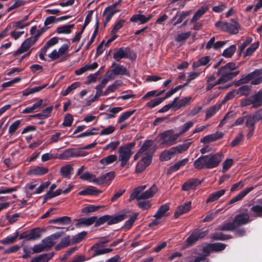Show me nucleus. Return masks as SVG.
<instances>
[{
	"label": "nucleus",
	"mask_w": 262,
	"mask_h": 262,
	"mask_svg": "<svg viewBox=\"0 0 262 262\" xmlns=\"http://www.w3.org/2000/svg\"><path fill=\"white\" fill-rule=\"evenodd\" d=\"M238 67L233 62H229L222 67L218 71L217 74L220 76L218 83H225L238 75L239 71H233Z\"/></svg>",
	"instance_id": "obj_1"
},
{
	"label": "nucleus",
	"mask_w": 262,
	"mask_h": 262,
	"mask_svg": "<svg viewBox=\"0 0 262 262\" xmlns=\"http://www.w3.org/2000/svg\"><path fill=\"white\" fill-rule=\"evenodd\" d=\"M146 187V185H142L134 189L130 195L129 201L132 202L135 199L139 200L150 198L154 196V194L158 190V188L155 185H153L148 190L142 192Z\"/></svg>",
	"instance_id": "obj_2"
},
{
	"label": "nucleus",
	"mask_w": 262,
	"mask_h": 262,
	"mask_svg": "<svg viewBox=\"0 0 262 262\" xmlns=\"http://www.w3.org/2000/svg\"><path fill=\"white\" fill-rule=\"evenodd\" d=\"M135 146V143L133 142L122 145L119 147L118 150L119 160L121 162V166L123 167L126 165L134 153L132 150Z\"/></svg>",
	"instance_id": "obj_3"
},
{
	"label": "nucleus",
	"mask_w": 262,
	"mask_h": 262,
	"mask_svg": "<svg viewBox=\"0 0 262 262\" xmlns=\"http://www.w3.org/2000/svg\"><path fill=\"white\" fill-rule=\"evenodd\" d=\"M179 137L178 134L175 133L173 129L165 130L159 136L160 145L164 147L174 145Z\"/></svg>",
	"instance_id": "obj_4"
},
{
	"label": "nucleus",
	"mask_w": 262,
	"mask_h": 262,
	"mask_svg": "<svg viewBox=\"0 0 262 262\" xmlns=\"http://www.w3.org/2000/svg\"><path fill=\"white\" fill-rule=\"evenodd\" d=\"M207 169H212L218 166L223 158V154L217 152L214 154L206 155Z\"/></svg>",
	"instance_id": "obj_5"
},
{
	"label": "nucleus",
	"mask_w": 262,
	"mask_h": 262,
	"mask_svg": "<svg viewBox=\"0 0 262 262\" xmlns=\"http://www.w3.org/2000/svg\"><path fill=\"white\" fill-rule=\"evenodd\" d=\"M208 233V231H201L199 230L194 231L187 238L186 243L188 245L193 244L199 239H201L206 236Z\"/></svg>",
	"instance_id": "obj_6"
},
{
	"label": "nucleus",
	"mask_w": 262,
	"mask_h": 262,
	"mask_svg": "<svg viewBox=\"0 0 262 262\" xmlns=\"http://www.w3.org/2000/svg\"><path fill=\"white\" fill-rule=\"evenodd\" d=\"M35 42L36 41L33 39V38L31 37L26 39L14 54L17 55L27 52Z\"/></svg>",
	"instance_id": "obj_7"
},
{
	"label": "nucleus",
	"mask_w": 262,
	"mask_h": 262,
	"mask_svg": "<svg viewBox=\"0 0 262 262\" xmlns=\"http://www.w3.org/2000/svg\"><path fill=\"white\" fill-rule=\"evenodd\" d=\"M62 233L57 232L43 239L41 243L46 250L51 248L55 244V240L61 236Z\"/></svg>",
	"instance_id": "obj_8"
},
{
	"label": "nucleus",
	"mask_w": 262,
	"mask_h": 262,
	"mask_svg": "<svg viewBox=\"0 0 262 262\" xmlns=\"http://www.w3.org/2000/svg\"><path fill=\"white\" fill-rule=\"evenodd\" d=\"M115 177L114 171L108 172L98 178H96V184L101 185L103 184H109Z\"/></svg>",
	"instance_id": "obj_9"
},
{
	"label": "nucleus",
	"mask_w": 262,
	"mask_h": 262,
	"mask_svg": "<svg viewBox=\"0 0 262 262\" xmlns=\"http://www.w3.org/2000/svg\"><path fill=\"white\" fill-rule=\"evenodd\" d=\"M117 75H125L129 77V72L123 66L120 64L116 65L112 70L110 73V78H114Z\"/></svg>",
	"instance_id": "obj_10"
},
{
	"label": "nucleus",
	"mask_w": 262,
	"mask_h": 262,
	"mask_svg": "<svg viewBox=\"0 0 262 262\" xmlns=\"http://www.w3.org/2000/svg\"><path fill=\"white\" fill-rule=\"evenodd\" d=\"M106 242L96 243L91 247V250H94L93 257L108 253L112 251L111 248L99 249V247L103 246Z\"/></svg>",
	"instance_id": "obj_11"
},
{
	"label": "nucleus",
	"mask_w": 262,
	"mask_h": 262,
	"mask_svg": "<svg viewBox=\"0 0 262 262\" xmlns=\"http://www.w3.org/2000/svg\"><path fill=\"white\" fill-rule=\"evenodd\" d=\"M84 147L78 149H69L65 150L63 155L66 157H83L86 155L87 153L84 151Z\"/></svg>",
	"instance_id": "obj_12"
},
{
	"label": "nucleus",
	"mask_w": 262,
	"mask_h": 262,
	"mask_svg": "<svg viewBox=\"0 0 262 262\" xmlns=\"http://www.w3.org/2000/svg\"><path fill=\"white\" fill-rule=\"evenodd\" d=\"M152 17L153 15L152 14H148L145 16L141 14H136L131 17L130 21L133 23L139 22L140 24H144L149 21Z\"/></svg>",
	"instance_id": "obj_13"
},
{
	"label": "nucleus",
	"mask_w": 262,
	"mask_h": 262,
	"mask_svg": "<svg viewBox=\"0 0 262 262\" xmlns=\"http://www.w3.org/2000/svg\"><path fill=\"white\" fill-rule=\"evenodd\" d=\"M226 245L222 243L209 244L203 249L204 252L208 253L212 251L218 252L225 249Z\"/></svg>",
	"instance_id": "obj_14"
},
{
	"label": "nucleus",
	"mask_w": 262,
	"mask_h": 262,
	"mask_svg": "<svg viewBox=\"0 0 262 262\" xmlns=\"http://www.w3.org/2000/svg\"><path fill=\"white\" fill-rule=\"evenodd\" d=\"M173 100H175L173 104L174 110H177L189 104L192 101V99L191 97H186L178 101V98L176 97Z\"/></svg>",
	"instance_id": "obj_15"
},
{
	"label": "nucleus",
	"mask_w": 262,
	"mask_h": 262,
	"mask_svg": "<svg viewBox=\"0 0 262 262\" xmlns=\"http://www.w3.org/2000/svg\"><path fill=\"white\" fill-rule=\"evenodd\" d=\"M151 161V159L150 158L149 156H144L142 160L138 162L137 164L136 168V172L140 173L143 171L150 164Z\"/></svg>",
	"instance_id": "obj_16"
},
{
	"label": "nucleus",
	"mask_w": 262,
	"mask_h": 262,
	"mask_svg": "<svg viewBox=\"0 0 262 262\" xmlns=\"http://www.w3.org/2000/svg\"><path fill=\"white\" fill-rule=\"evenodd\" d=\"M152 144V141L147 140L141 146L139 150L143 154L144 156H149L150 158L151 159V155L153 152Z\"/></svg>",
	"instance_id": "obj_17"
},
{
	"label": "nucleus",
	"mask_w": 262,
	"mask_h": 262,
	"mask_svg": "<svg viewBox=\"0 0 262 262\" xmlns=\"http://www.w3.org/2000/svg\"><path fill=\"white\" fill-rule=\"evenodd\" d=\"M191 207V202H187L183 204V205H181L178 207L177 208L174 216L175 218L178 217L179 216L187 213L188 212Z\"/></svg>",
	"instance_id": "obj_18"
},
{
	"label": "nucleus",
	"mask_w": 262,
	"mask_h": 262,
	"mask_svg": "<svg viewBox=\"0 0 262 262\" xmlns=\"http://www.w3.org/2000/svg\"><path fill=\"white\" fill-rule=\"evenodd\" d=\"M201 184V181L196 179H191L187 181L182 186L183 191H188L191 189H194Z\"/></svg>",
	"instance_id": "obj_19"
},
{
	"label": "nucleus",
	"mask_w": 262,
	"mask_h": 262,
	"mask_svg": "<svg viewBox=\"0 0 262 262\" xmlns=\"http://www.w3.org/2000/svg\"><path fill=\"white\" fill-rule=\"evenodd\" d=\"M224 134L223 133L216 132L214 134L205 136L201 139V142L204 144L208 143L222 138Z\"/></svg>",
	"instance_id": "obj_20"
},
{
	"label": "nucleus",
	"mask_w": 262,
	"mask_h": 262,
	"mask_svg": "<svg viewBox=\"0 0 262 262\" xmlns=\"http://www.w3.org/2000/svg\"><path fill=\"white\" fill-rule=\"evenodd\" d=\"M48 172V169L43 166H36L30 169L27 174L29 176H40L46 174Z\"/></svg>",
	"instance_id": "obj_21"
},
{
	"label": "nucleus",
	"mask_w": 262,
	"mask_h": 262,
	"mask_svg": "<svg viewBox=\"0 0 262 262\" xmlns=\"http://www.w3.org/2000/svg\"><path fill=\"white\" fill-rule=\"evenodd\" d=\"M128 216V212L120 214L115 216H110L108 215V218L107 219V223L108 225L116 224L126 219Z\"/></svg>",
	"instance_id": "obj_22"
},
{
	"label": "nucleus",
	"mask_w": 262,
	"mask_h": 262,
	"mask_svg": "<svg viewBox=\"0 0 262 262\" xmlns=\"http://www.w3.org/2000/svg\"><path fill=\"white\" fill-rule=\"evenodd\" d=\"M211 61V57L209 56L202 57L196 61L193 62L192 65L193 69H196L201 66H206L208 67Z\"/></svg>",
	"instance_id": "obj_23"
},
{
	"label": "nucleus",
	"mask_w": 262,
	"mask_h": 262,
	"mask_svg": "<svg viewBox=\"0 0 262 262\" xmlns=\"http://www.w3.org/2000/svg\"><path fill=\"white\" fill-rule=\"evenodd\" d=\"M226 32L233 34H236L241 29L239 24L234 19H231L230 23H228Z\"/></svg>",
	"instance_id": "obj_24"
},
{
	"label": "nucleus",
	"mask_w": 262,
	"mask_h": 262,
	"mask_svg": "<svg viewBox=\"0 0 262 262\" xmlns=\"http://www.w3.org/2000/svg\"><path fill=\"white\" fill-rule=\"evenodd\" d=\"M252 105L254 107H258L262 104V90L254 95H251Z\"/></svg>",
	"instance_id": "obj_25"
},
{
	"label": "nucleus",
	"mask_w": 262,
	"mask_h": 262,
	"mask_svg": "<svg viewBox=\"0 0 262 262\" xmlns=\"http://www.w3.org/2000/svg\"><path fill=\"white\" fill-rule=\"evenodd\" d=\"M117 160V156L116 155H111L101 159L99 163L102 165V167L104 168L106 166L113 163Z\"/></svg>",
	"instance_id": "obj_26"
},
{
	"label": "nucleus",
	"mask_w": 262,
	"mask_h": 262,
	"mask_svg": "<svg viewBox=\"0 0 262 262\" xmlns=\"http://www.w3.org/2000/svg\"><path fill=\"white\" fill-rule=\"evenodd\" d=\"M206 155L200 156L193 163V166L195 168L198 169H202L207 168V162Z\"/></svg>",
	"instance_id": "obj_27"
},
{
	"label": "nucleus",
	"mask_w": 262,
	"mask_h": 262,
	"mask_svg": "<svg viewBox=\"0 0 262 262\" xmlns=\"http://www.w3.org/2000/svg\"><path fill=\"white\" fill-rule=\"evenodd\" d=\"M73 166L71 164H67L60 168V174L66 178L70 179L73 173Z\"/></svg>",
	"instance_id": "obj_28"
},
{
	"label": "nucleus",
	"mask_w": 262,
	"mask_h": 262,
	"mask_svg": "<svg viewBox=\"0 0 262 262\" xmlns=\"http://www.w3.org/2000/svg\"><path fill=\"white\" fill-rule=\"evenodd\" d=\"M47 29L45 28H42L40 29L37 30L36 26L32 27L30 30V33L31 35V37L33 38V39L36 42L40 36Z\"/></svg>",
	"instance_id": "obj_29"
},
{
	"label": "nucleus",
	"mask_w": 262,
	"mask_h": 262,
	"mask_svg": "<svg viewBox=\"0 0 262 262\" xmlns=\"http://www.w3.org/2000/svg\"><path fill=\"white\" fill-rule=\"evenodd\" d=\"M249 217L246 213L237 215L234 219V223L236 226L245 224L249 222Z\"/></svg>",
	"instance_id": "obj_30"
},
{
	"label": "nucleus",
	"mask_w": 262,
	"mask_h": 262,
	"mask_svg": "<svg viewBox=\"0 0 262 262\" xmlns=\"http://www.w3.org/2000/svg\"><path fill=\"white\" fill-rule=\"evenodd\" d=\"M97 219L96 216H92L88 218H82L77 221L76 224L77 227H80L81 225L90 226L94 223Z\"/></svg>",
	"instance_id": "obj_31"
},
{
	"label": "nucleus",
	"mask_w": 262,
	"mask_h": 262,
	"mask_svg": "<svg viewBox=\"0 0 262 262\" xmlns=\"http://www.w3.org/2000/svg\"><path fill=\"white\" fill-rule=\"evenodd\" d=\"M252 81L251 84L257 85L262 82V72L255 70L252 72Z\"/></svg>",
	"instance_id": "obj_32"
},
{
	"label": "nucleus",
	"mask_w": 262,
	"mask_h": 262,
	"mask_svg": "<svg viewBox=\"0 0 262 262\" xmlns=\"http://www.w3.org/2000/svg\"><path fill=\"white\" fill-rule=\"evenodd\" d=\"M176 154L173 147L168 150L163 151L160 157V159L162 161H166L172 158Z\"/></svg>",
	"instance_id": "obj_33"
},
{
	"label": "nucleus",
	"mask_w": 262,
	"mask_h": 262,
	"mask_svg": "<svg viewBox=\"0 0 262 262\" xmlns=\"http://www.w3.org/2000/svg\"><path fill=\"white\" fill-rule=\"evenodd\" d=\"M253 189V187L247 188L244 190L241 191L236 196L233 198L230 201V204L234 203L236 202L240 201L242 200L245 196H246L248 193H249L251 191H252Z\"/></svg>",
	"instance_id": "obj_34"
},
{
	"label": "nucleus",
	"mask_w": 262,
	"mask_h": 262,
	"mask_svg": "<svg viewBox=\"0 0 262 262\" xmlns=\"http://www.w3.org/2000/svg\"><path fill=\"white\" fill-rule=\"evenodd\" d=\"M222 104L220 103L211 106L206 112L205 120L213 116L221 108Z\"/></svg>",
	"instance_id": "obj_35"
},
{
	"label": "nucleus",
	"mask_w": 262,
	"mask_h": 262,
	"mask_svg": "<svg viewBox=\"0 0 262 262\" xmlns=\"http://www.w3.org/2000/svg\"><path fill=\"white\" fill-rule=\"evenodd\" d=\"M50 223L59 224L61 225H68L71 224V220L70 217L64 216L52 219L49 221Z\"/></svg>",
	"instance_id": "obj_36"
},
{
	"label": "nucleus",
	"mask_w": 262,
	"mask_h": 262,
	"mask_svg": "<svg viewBox=\"0 0 262 262\" xmlns=\"http://www.w3.org/2000/svg\"><path fill=\"white\" fill-rule=\"evenodd\" d=\"M191 11H182L180 14H177L175 16L173 17L171 21H173L177 17H178L177 20L173 23V25L176 26L177 24L181 23L187 16H189L191 13Z\"/></svg>",
	"instance_id": "obj_37"
},
{
	"label": "nucleus",
	"mask_w": 262,
	"mask_h": 262,
	"mask_svg": "<svg viewBox=\"0 0 262 262\" xmlns=\"http://www.w3.org/2000/svg\"><path fill=\"white\" fill-rule=\"evenodd\" d=\"M70 244H72L71 239L69 236H67L61 239L60 242L56 246L55 249L56 250H60L69 246Z\"/></svg>",
	"instance_id": "obj_38"
},
{
	"label": "nucleus",
	"mask_w": 262,
	"mask_h": 262,
	"mask_svg": "<svg viewBox=\"0 0 262 262\" xmlns=\"http://www.w3.org/2000/svg\"><path fill=\"white\" fill-rule=\"evenodd\" d=\"M208 10L207 6H203L200 8L194 14L191 18L190 22L193 23L196 22L203 14H204Z\"/></svg>",
	"instance_id": "obj_39"
},
{
	"label": "nucleus",
	"mask_w": 262,
	"mask_h": 262,
	"mask_svg": "<svg viewBox=\"0 0 262 262\" xmlns=\"http://www.w3.org/2000/svg\"><path fill=\"white\" fill-rule=\"evenodd\" d=\"M52 255L42 254L32 258L30 262H48L52 258Z\"/></svg>",
	"instance_id": "obj_40"
},
{
	"label": "nucleus",
	"mask_w": 262,
	"mask_h": 262,
	"mask_svg": "<svg viewBox=\"0 0 262 262\" xmlns=\"http://www.w3.org/2000/svg\"><path fill=\"white\" fill-rule=\"evenodd\" d=\"M225 190L224 189L220 190L215 191L210 194V196L207 199L206 203L213 202L219 199L221 196L225 194Z\"/></svg>",
	"instance_id": "obj_41"
},
{
	"label": "nucleus",
	"mask_w": 262,
	"mask_h": 262,
	"mask_svg": "<svg viewBox=\"0 0 262 262\" xmlns=\"http://www.w3.org/2000/svg\"><path fill=\"white\" fill-rule=\"evenodd\" d=\"M119 11V10L114 9L110 7H106L104 11V14L105 15L106 23H108L113 16Z\"/></svg>",
	"instance_id": "obj_42"
},
{
	"label": "nucleus",
	"mask_w": 262,
	"mask_h": 262,
	"mask_svg": "<svg viewBox=\"0 0 262 262\" xmlns=\"http://www.w3.org/2000/svg\"><path fill=\"white\" fill-rule=\"evenodd\" d=\"M74 26V24L63 25L56 29V32L58 34H69Z\"/></svg>",
	"instance_id": "obj_43"
},
{
	"label": "nucleus",
	"mask_w": 262,
	"mask_h": 262,
	"mask_svg": "<svg viewBox=\"0 0 262 262\" xmlns=\"http://www.w3.org/2000/svg\"><path fill=\"white\" fill-rule=\"evenodd\" d=\"M188 161V159L187 158H185L181 161H179L169 168L168 172L171 173L178 170L180 167L184 166Z\"/></svg>",
	"instance_id": "obj_44"
},
{
	"label": "nucleus",
	"mask_w": 262,
	"mask_h": 262,
	"mask_svg": "<svg viewBox=\"0 0 262 262\" xmlns=\"http://www.w3.org/2000/svg\"><path fill=\"white\" fill-rule=\"evenodd\" d=\"M169 210V206L164 204L161 206L156 213L154 215L155 218H162L166 215V212Z\"/></svg>",
	"instance_id": "obj_45"
},
{
	"label": "nucleus",
	"mask_w": 262,
	"mask_h": 262,
	"mask_svg": "<svg viewBox=\"0 0 262 262\" xmlns=\"http://www.w3.org/2000/svg\"><path fill=\"white\" fill-rule=\"evenodd\" d=\"M127 56V52L123 48H119L116 52L113 54V58L117 61H119L120 59L123 58H125Z\"/></svg>",
	"instance_id": "obj_46"
},
{
	"label": "nucleus",
	"mask_w": 262,
	"mask_h": 262,
	"mask_svg": "<svg viewBox=\"0 0 262 262\" xmlns=\"http://www.w3.org/2000/svg\"><path fill=\"white\" fill-rule=\"evenodd\" d=\"M193 124L194 123L192 121H188L185 123L180 127V131L178 133L179 136H181L183 135L193 126Z\"/></svg>",
	"instance_id": "obj_47"
},
{
	"label": "nucleus",
	"mask_w": 262,
	"mask_h": 262,
	"mask_svg": "<svg viewBox=\"0 0 262 262\" xmlns=\"http://www.w3.org/2000/svg\"><path fill=\"white\" fill-rule=\"evenodd\" d=\"M236 50V46L232 45L224 50L222 55L225 58H231L235 52Z\"/></svg>",
	"instance_id": "obj_48"
},
{
	"label": "nucleus",
	"mask_w": 262,
	"mask_h": 262,
	"mask_svg": "<svg viewBox=\"0 0 262 262\" xmlns=\"http://www.w3.org/2000/svg\"><path fill=\"white\" fill-rule=\"evenodd\" d=\"M101 206H96L94 205H89L84 207L81 209V212L84 214H88L90 213L94 212L98 209L101 208Z\"/></svg>",
	"instance_id": "obj_49"
},
{
	"label": "nucleus",
	"mask_w": 262,
	"mask_h": 262,
	"mask_svg": "<svg viewBox=\"0 0 262 262\" xmlns=\"http://www.w3.org/2000/svg\"><path fill=\"white\" fill-rule=\"evenodd\" d=\"M250 91L251 86L247 85L242 86L236 90L237 95H238L239 96L248 95Z\"/></svg>",
	"instance_id": "obj_50"
},
{
	"label": "nucleus",
	"mask_w": 262,
	"mask_h": 262,
	"mask_svg": "<svg viewBox=\"0 0 262 262\" xmlns=\"http://www.w3.org/2000/svg\"><path fill=\"white\" fill-rule=\"evenodd\" d=\"M79 178L83 180H87L90 182L96 184V177L95 175L91 174L90 172L86 171L81 174Z\"/></svg>",
	"instance_id": "obj_51"
},
{
	"label": "nucleus",
	"mask_w": 262,
	"mask_h": 262,
	"mask_svg": "<svg viewBox=\"0 0 262 262\" xmlns=\"http://www.w3.org/2000/svg\"><path fill=\"white\" fill-rule=\"evenodd\" d=\"M86 234V232L82 231L73 236L71 238L72 244L80 242L85 237Z\"/></svg>",
	"instance_id": "obj_52"
},
{
	"label": "nucleus",
	"mask_w": 262,
	"mask_h": 262,
	"mask_svg": "<svg viewBox=\"0 0 262 262\" xmlns=\"http://www.w3.org/2000/svg\"><path fill=\"white\" fill-rule=\"evenodd\" d=\"M236 224L234 223V221L233 222H227L224 223L222 225L219 227L221 230L223 231H231L236 227Z\"/></svg>",
	"instance_id": "obj_53"
},
{
	"label": "nucleus",
	"mask_w": 262,
	"mask_h": 262,
	"mask_svg": "<svg viewBox=\"0 0 262 262\" xmlns=\"http://www.w3.org/2000/svg\"><path fill=\"white\" fill-rule=\"evenodd\" d=\"M191 143V142H187L186 143L179 145L177 146L173 147L176 154L182 153L186 151L188 148Z\"/></svg>",
	"instance_id": "obj_54"
},
{
	"label": "nucleus",
	"mask_w": 262,
	"mask_h": 262,
	"mask_svg": "<svg viewBox=\"0 0 262 262\" xmlns=\"http://www.w3.org/2000/svg\"><path fill=\"white\" fill-rule=\"evenodd\" d=\"M68 49L69 46L67 45L64 44L57 50L61 60H64L68 56V55L67 54Z\"/></svg>",
	"instance_id": "obj_55"
},
{
	"label": "nucleus",
	"mask_w": 262,
	"mask_h": 262,
	"mask_svg": "<svg viewBox=\"0 0 262 262\" xmlns=\"http://www.w3.org/2000/svg\"><path fill=\"white\" fill-rule=\"evenodd\" d=\"M79 86V83L75 82L69 85L64 91L61 92V95L63 96H67L72 91Z\"/></svg>",
	"instance_id": "obj_56"
},
{
	"label": "nucleus",
	"mask_w": 262,
	"mask_h": 262,
	"mask_svg": "<svg viewBox=\"0 0 262 262\" xmlns=\"http://www.w3.org/2000/svg\"><path fill=\"white\" fill-rule=\"evenodd\" d=\"M18 236V233L16 232L14 236H8L0 241V243L5 245H9L15 242L16 241Z\"/></svg>",
	"instance_id": "obj_57"
},
{
	"label": "nucleus",
	"mask_w": 262,
	"mask_h": 262,
	"mask_svg": "<svg viewBox=\"0 0 262 262\" xmlns=\"http://www.w3.org/2000/svg\"><path fill=\"white\" fill-rule=\"evenodd\" d=\"M30 23H25L23 20H19L12 23V28L14 30L22 29L30 25Z\"/></svg>",
	"instance_id": "obj_58"
},
{
	"label": "nucleus",
	"mask_w": 262,
	"mask_h": 262,
	"mask_svg": "<svg viewBox=\"0 0 262 262\" xmlns=\"http://www.w3.org/2000/svg\"><path fill=\"white\" fill-rule=\"evenodd\" d=\"M122 108L121 107H115L110 110L109 113L106 114V118L107 119H111L114 118L115 115L121 111Z\"/></svg>",
	"instance_id": "obj_59"
},
{
	"label": "nucleus",
	"mask_w": 262,
	"mask_h": 262,
	"mask_svg": "<svg viewBox=\"0 0 262 262\" xmlns=\"http://www.w3.org/2000/svg\"><path fill=\"white\" fill-rule=\"evenodd\" d=\"M135 112V110L129 111L121 115L118 120V123H121L129 118Z\"/></svg>",
	"instance_id": "obj_60"
},
{
	"label": "nucleus",
	"mask_w": 262,
	"mask_h": 262,
	"mask_svg": "<svg viewBox=\"0 0 262 262\" xmlns=\"http://www.w3.org/2000/svg\"><path fill=\"white\" fill-rule=\"evenodd\" d=\"M138 216V213H135L127 221L125 222L124 225V227L127 229H130L135 221L136 220Z\"/></svg>",
	"instance_id": "obj_61"
},
{
	"label": "nucleus",
	"mask_w": 262,
	"mask_h": 262,
	"mask_svg": "<svg viewBox=\"0 0 262 262\" xmlns=\"http://www.w3.org/2000/svg\"><path fill=\"white\" fill-rule=\"evenodd\" d=\"M166 98H156L150 101L147 103V106L149 108H153L160 104Z\"/></svg>",
	"instance_id": "obj_62"
},
{
	"label": "nucleus",
	"mask_w": 262,
	"mask_h": 262,
	"mask_svg": "<svg viewBox=\"0 0 262 262\" xmlns=\"http://www.w3.org/2000/svg\"><path fill=\"white\" fill-rule=\"evenodd\" d=\"M40 237V233L37 229H34L31 231L28 235V239L29 240H34L39 238Z\"/></svg>",
	"instance_id": "obj_63"
},
{
	"label": "nucleus",
	"mask_w": 262,
	"mask_h": 262,
	"mask_svg": "<svg viewBox=\"0 0 262 262\" xmlns=\"http://www.w3.org/2000/svg\"><path fill=\"white\" fill-rule=\"evenodd\" d=\"M20 124V120H16L10 126H9L8 133L10 135H12L19 128Z\"/></svg>",
	"instance_id": "obj_64"
}]
</instances>
